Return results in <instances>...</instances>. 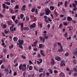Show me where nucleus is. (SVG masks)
<instances>
[{
  "mask_svg": "<svg viewBox=\"0 0 77 77\" xmlns=\"http://www.w3.org/2000/svg\"><path fill=\"white\" fill-rule=\"evenodd\" d=\"M22 69V71H26V65L25 64H21L19 66V69L20 70H21Z\"/></svg>",
  "mask_w": 77,
  "mask_h": 77,
  "instance_id": "nucleus-1",
  "label": "nucleus"
},
{
  "mask_svg": "<svg viewBox=\"0 0 77 77\" xmlns=\"http://www.w3.org/2000/svg\"><path fill=\"white\" fill-rule=\"evenodd\" d=\"M18 41V43H17V45H19V47L20 48L23 49V47L22 46V45L23 43V40H19Z\"/></svg>",
  "mask_w": 77,
  "mask_h": 77,
  "instance_id": "nucleus-2",
  "label": "nucleus"
},
{
  "mask_svg": "<svg viewBox=\"0 0 77 77\" xmlns=\"http://www.w3.org/2000/svg\"><path fill=\"white\" fill-rule=\"evenodd\" d=\"M14 24H12V26L10 27V30L12 33H14V30H15V27H14Z\"/></svg>",
  "mask_w": 77,
  "mask_h": 77,
  "instance_id": "nucleus-3",
  "label": "nucleus"
},
{
  "mask_svg": "<svg viewBox=\"0 0 77 77\" xmlns=\"http://www.w3.org/2000/svg\"><path fill=\"white\" fill-rule=\"evenodd\" d=\"M45 15H49V14H50L51 13V12L49 10L48 8H45Z\"/></svg>",
  "mask_w": 77,
  "mask_h": 77,
  "instance_id": "nucleus-4",
  "label": "nucleus"
},
{
  "mask_svg": "<svg viewBox=\"0 0 77 77\" xmlns=\"http://www.w3.org/2000/svg\"><path fill=\"white\" fill-rule=\"evenodd\" d=\"M40 54L42 56H43L44 57H45V54H44V51L43 50H40Z\"/></svg>",
  "mask_w": 77,
  "mask_h": 77,
  "instance_id": "nucleus-5",
  "label": "nucleus"
},
{
  "mask_svg": "<svg viewBox=\"0 0 77 77\" xmlns=\"http://www.w3.org/2000/svg\"><path fill=\"white\" fill-rule=\"evenodd\" d=\"M36 27V24L35 23H33L32 24L30 25L29 26V27L31 29H32V28H34Z\"/></svg>",
  "mask_w": 77,
  "mask_h": 77,
  "instance_id": "nucleus-6",
  "label": "nucleus"
},
{
  "mask_svg": "<svg viewBox=\"0 0 77 77\" xmlns=\"http://www.w3.org/2000/svg\"><path fill=\"white\" fill-rule=\"evenodd\" d=\"M61 66H65V61L63 60L62 61L61 64H60Z\"/></svg>",
  "mask_w": 77,
  "mask_h": 77,
  "instance_id": "nucleus-7",
  "label": "nucleus"
},
{
  "mask_svg": "<svg viewBox=\"0 0 77 77\" xmlns=\"http://www.w3.org/2000/svg\"><path fill=\"white\" fill-rule=\"evenodd\" d=\"M39 38L40 39V41H42V42H45V38H43L41 36L39 37Z\"/></svg>",
  "mask_w": 77,
  "mask_h": 77,
  "instance_id": "nucleus-8",
  "label": "nucleus"
},
{
  "mask_svg": "<svg viewBox=\"0 0 77 77\" xmlns=\"http://www.w3.org/2000/svg\"><path fill=\"white\" fill-rule=\"evenodd\" d=\"M55 59L57 61H60L61 60V58L59 56H56L55 57Z\"/></svg>",
  "mask_w": 77,
  "mask_h": 77,
  "instance_id": "nucleus-9",
  "label": "nucleus"
},
{
  "mask_svg": "<svg viewBox=\"0 0 77 77\" xmlns=\"http://www.w3.org/2000/svg\"><path fill=\"white\" fill-rule=\"evenodd\" d=\"M12 23L10 21H7L6 23V24H7L8 26H11V25H12Z\"/></svg>",
  "mask_w": 77,
  "mask_h": 77,
  "instance_id": "nucleus-10",
  "label": "nucleus"
},
{
  "mask_svg": "<svg viewBox=\"0 0 77 77\" xmlns=\"http://www.w3.org/2000/svg\"><path fill=\"white\" fill-rule=\"evenodd\" d=\"M5 72L6 75H8L9 74V69H5Z\"/></svg>",
  "mask_w": 77,
  "mask_h": 77,
  "instance_id": "nucleus-11",
  "label": "nucleus"
},
{
  "mask_svg": "<svg viewBox=\"0 0 77 77\" xmlns=\"http://www.w3.org/2000/svg\"><path fill=\"white\" fill-rule=\"evenodd\" d=\"M60 49H58V51H59V52H60V51H63V47L62 46H60Z\"/></svg>",
  "mask_w": 77,
  "mask_h": 77,
  "instance_id": "nucleus-12",
  "label": "nucleus"
},
{
  "mask_svg": "<svg viewBox=\"0 0 77 77\" xmlns=\"http://www.w3.org/2000/svg\"><path fill=\"white\" fill-rule=\"evenodd\" d=\"M51 63L52 65H54V59L52 58Z\"/></svg>",
  "mask_w": 77,
  "mask_h": 77,
  "instance_id": "nucleus-13",
  "label": "nucleus"
},
{
  "mask_svg": "<svg viewBox=\"0 0 77 77\" xmlns=\"http://www.w3.org/2000/svg\"><path fill=\"white\" fill-rule=\"evenodd\" d=\"M44 17L45 19V21L46 22V23H48L49 21H48V20H47V19L48 17L46 16H45Z\"/></svg>",
  "mask_w": 77,
  "mask_h": 77,
  "instance_id": "nucleus-14",
  "label": "nucleus"
},
{
  "mask_svg": "<svg viewBox=\"0 0 77 77\" xmlns=\"http://www.w3.org/2000/svg\"><path fill=\"white\" fill-rule=\"evenodd\" d=\"M43 36H44V37L46 39H48V36H47V35L46 34H43Z\"/></svg>",
  "mask_w": 77,
  "mask_h": 77,
  "instance_id": "nucleus-15",
  "label": "nucleus"
},
{
  "mask_svg": "<svg viewBox=\"0 0 77 77\" xmlns=\"http://www.w3.org/2000/svg\"><path fill=\"white\" fill-rule=\"evenodd\" d=\"M60 77H64L65 76V75L63 73V72H61L60 74Z\"/></svg>",
  "mask_w": 77,
  "mask_h": 77,
  "instance_id": "nucleus-16",
  "label": "nucleus"
},
{
  "mask_svg": "<svg viewBox=\"0 0 77 77\" xmlns=\"http://www.w3.org/2000/svg\"><path fill=\"white\" fill-rule=\"evenodd\" d=\"M13 40L14 42H17L18 40V38L16 37H14Z\"/></svg>",
  "mask_w": 77,
  "mask_h": 77,
  "instance_id": "nucleus-17",
  "label": "nucleus"
},
{
  "mask_svg": "<svg viewBox=\"0 0 77 77\" xmlns=\"http://www.w3.org/2000/svg\"><path fill=\"white\" fill-rule=\"evenodd\" d=\"M18 23V26H19L20 25V26H21V28H22V27H23V23H21V22H19V23Z\"/></svg>",
  "mask_w": 77,
  "mask_h": 77,
  "instance_id": "nucleus-18",
  "label": "nucleus"
},
{
  "mask_svg": "<svg viewBox=\"0 0 77 77\" xmlns=\"http://www.w3.org/2000/svg\"><path fill=\"white\" fill-rule=\"evenodd\" d=\"M22 11H25L26 10V5H24L23 6L22 8H21Z\"/></svg>",
  "mask_w": 77,
  "mask_h": 77,
  "instance_id": "nucleus-19",
  "label": "nucleus"
},
{
  "mask_svg": "<svg viewBox=\"0 0 77 77\" xmlns=\"http://www.w3.org/2000/svg\"><path fill=\"white\" fill-rule=\"evenodd\" d=\"M74 53L75 55H77V48L75 49L74 52Z\"/></svg>",
  "mask_w": 77,
  "mask_h": 77,
  "instance_id": "nucleus-20",
  "label": "nucleus"
},
{
  "mask_svg": "<svg viewBox=\"0 0 77 77\" xmlns=\"http://www.w3.org/2000/svg\"><path fill=\"white\" fill-rule=\"evenodd\" d=\"M43 68H41L39 69V70H38V72H42V71H43Z\"/></svg>",
  "mask_w": 77,
  "mask_h": 77,
  "instance_id": "nucleus-21",
  "label": "nucleus"
},
{
  "mask_svg": "<svg viewBox=\"0 0 77 77\" xmlns=\"http://www.w3.org/2000/svg\"><path fill=\"white\" fill-rule=\"evenodd\" d=\"M9 11L11 13H12V14H14V10H13V9H12L11 8H9Z\"/></svg>",
  "mask_w": 77,
  "mask_h": 77,
  "instance_id": "nucleus-22",
  "label": "nucleus"
},
{
  "mask_svg": "<svg viewBox=\"0 0 77 77\" xmlns=\"http://www.w3.org/2000/svg\"><path fill=\"white\" fill-rule=\"evenodd\" d=\"M50 9L51 11H53L54 9V7L53 6H51L50 7Z\"/></svg>",
  "mask_w": 77,
  "mask_h": 77,
  "instance_id": "nucleus-23",
  "label": "nucleus"
},
{
  "mask_svg": "<svg viewBox=\"0 0 77 77\" xmlns=\"http://www.w3.org/2000/svg\"><path fill=\"white\" fill-rule=\"evenodd\" d=\"M67 20L68 21H71L72 20V18L69 17H67Z\"/></svg>",
  "mask_w": 77,
  "mask_h": 77,
  "instance_id": "nucleus-24",
  "label": "nucleus"
},
{
  "mask_svg": "<svg viewBox=\"0 0 77 77\" xmlns=\"http://www.w3.org/2000/svg\"><path fill=\"white\" fill-rule=\"evenodd\" d=\"M43 47H44V45L41 44H40L39 45V48H42Z\"/></svg>",
  "mask_w": 77,
  "mask_h": 77,
  "instance_id": "nucleus-25",
  "label": "nucleus"
},
{
  "mask_svg": "<svg viewBox=\"0 0 77 77\" xmlns=\"http://www.w3.org/2000/svg\"><path fill=\"white\" fill-rule=\"evenodd\" d=\"M20 18H21V19H22L23 18V17H24V14H20Z\"/></svg>",
  "mask_w": 77,
  "mask_h": 77,
  "instance_id": "nucleus-26",
  "label": "nucleus"
},
{
  "mask_svg": "<svg viewBox=\"0 0 77 77\" xmlns=\"http://www.w3.org/2000/svg\"><path fill=\"white\" fill-rule=\"evenodd\" d=\"M29 29V28H28V27H25L23 28L24 30H28Z\"/></svg>",
  "mask_w": 77,
  "mask_h": 77,
  "instance_id": "nucleus-27",
  "label": "nucleus"
},
{
  "mask_svg": "<svg viewBox=\"0 0 77 77\" xmlns=\"http://www.w3.org/2000/svg\"><path fill=\"white\" fill-rule=\"evenodd\" d=\"M13 47H14V45L13 44L11 45V46L9 47V49H12V48H13Z\"/></svg>",
  "mask_w": 77,
  "mask_h": 77,
  "instance_id": "nucleus-28",
  "label": "nucleus"
},
{
  "mask_svg": "<svg viewBox=\"0 0 77 77\" xmlns=\"http://www.w3.org/2000/svg\"><path fill=\"white\" fill-rule=\"evenodd\" d=\"M29 70H31L33 69V66H30L29 67Z\"/></svg>",
  "mask_w": 77,
  "mask_h": 77,
  "instance_id": "nucleus-29",
  "label": "nucleus"
},
{
  "mask_svg": "<svg viewBox=\"0 0 77 77\" xmlns=\"http://www.w3.org/2000/svg\"><path fill=\"white\" fill-rule=\"evenodd\" d=\"M34 69H35V71H38V70H39V69L36 68V66H34Z\"/></svg>",
  "mask_w": 77,
  "mask_h": 77,
  "instance_id": "nucleus-30",
  "label": "nucleus"
},
{
  "mask_svg": "<svg viewBox=\"0 0 77 77\" xmlns=\"http://www.w3.org/2000/svg\"><path fill=\"white\" fill-rule=\"evenodd\" d=\"M68 55H69V53L68 52H66L65 54V56L66 57H67V56H68Z\"/></svg>",
  "mask_w": 77,
  "mask_h": 77,
  "instance_id": "nucleus-31",
  "label": "nucleus"
},
{
  "mask_svg": "<svg viewBox=\"0 0 77 77\" xmlns=\"http://www.w3.org/2000/svg\"><path fill=\"white\" fill-rule=\"evenodd\" d=\"M12 18L13 20L14 21L15 20V16H12Z\"/></svg>",
  "mask_w": 77,
  "mask_h": 77,
  "instance_id": "nucleus-32",
  "label": "nucleus"
},
{
  "mask_svg": "<svg viewBox=\"0 0 77 77\" xmlns=\"http://www.w3.org/2000/svg\"><path fill=\"white\" fill-rule=\"evenodd\" d=\"M35 11V8H32L31 10V11L32 12H34V11Z\"/></svg>",
  "mask_w": 77,
  "mask_h": 77,
  "instance_id": "nucleus-33",
  "label": "nucleus"
},
{
  "mask_svg": "<svg viewBox=\"0 0 77 77\" xmlns=\"http://www.w3.org/2000/svg\"><path fill=\"white\" fill-rule=\"evenodd\" d=\"M5 4H6V5H8L9 6H10V5H11V4L10 3V2H5Z\"/></svg>",
  "mask_w": 77,
  "mask_h": 77,
  "instance_id": "nucleus-34",
  "label": "nucleus"
},
{
  "mask_svg": "<svg viewBox=\"0 0 77 77\" xmlns=\"http://www.w3.org/2000/svg\"><path fill=\"white\" fill-rule=\"evenodd\" d=\"M2 26L3 27V29H5L6 27V25L5 24L2 25Z\"/></svg>",
  "mask_w": 77,
  "mask_h": 77,
  "instance_id": "nucleus-35",
  "label": "nucleus"
},
{
  "mask_svg": "<svg viewBox=\"0 0 77 77\" xmlns=\"http://www.w3.org/2000/svg\"><path fill=\"white\" fill-rule=\"evenodd\" d=\"M73 63L74 64H75L77 63V61H76V60H73Z\"/></svg>",
  "mask_w": 77,
  "mask_h": 77,
  "instance_id": "nucleus-36",
  "label": "nucleus"
},
{
  "mask_svg": "<svg viewBox=\"0 0 77 77\" xmlns=\"http://www.w3.org/2000/svg\"><path fill=\"white\" fill-rule=\"evenodd\" d=\"M21 57L23 59H26V57L23 55H21Z\"/></svg>",
  "mask_w": 77,
  "mask_h": 77,
  "instance_id": "nucleus-37",
  "label": "nucleus"
},
{
  "mask_svg": "<svg viewBox=\"0 0 77 77\" xmlns=\"http://www.w3.org/2000/svg\"><path fill=\"white\" fill-rule=\"evenodd\" d=\"M49 71L50 72V74H52L53 73V71L51 69H49Z\"/></svg>",
  "mask_w": 77,
  "mask_h": 77,
  "instance_id": "nucleus-38",
  "label": "nucleus"
},
{
  "mask_svg": "<svg viewBox=\"0 0 77 77\" xmlns=\"http://www.w3.org/2000/svg\"><path fill=\"white\" fill-rule=\"evenodd\" d=\"M68 2H67V1H66L65 2V3L64 4V5H65V6L66 7V6H67V3Z\"/></svg>",
  "mask_w": 77,
  "mask_h": 77,
  "instance_id": "nucleus-39",
  "label": "nucleus"
},
{
  "mask_svg": "<svg viewBox=\"0 0 77 77\" xmlns=\"http://www.w3.org/2000/svg\"><path fill=\"white\" fill-rule=\"evenodd\" d=\"M54 72L55 74H57V73H58V72H58V71H57L56 70H55V71H54Z\"/></svg>",
  "mask_w": 77,
  "mask_h": 77,
  "instance_id": "nucleus-40",
  "label": "nucleus"
},
{
  "mask_svg": "<svg viewBox=\"0 0 77 77\" xmlns=\"http://www.w3.org/2000/svg\"><path fill=\"white\" fill-rule=\"evenodd\" d=\"M3 51L5 53H6V52L7 51V49H4Z\"/></svg>",
  "mask_w": 77,
  "mask_h": 77,
  "instance_id": "nucleus-41",
  "label": "nucleus"
},
{
  "mask_svg": "<svg viewBox=\"0 0 77 77\" xmlns=\"http://www.w3.org/2000/svg\"><path fill=\"white\" fill-rule=\"evenodd\" d=\"M72 5L73 6H74V8H76V5H75V4L74 3H73Z\"/></svg>",
  "mask_w": 77,
  "mask_h": 77,
  "instance_id": "nucleus-42",
  "label": "nucleus"
},
{
  "mask_svg": "<svg viewBox=\"0 0 77 77\" xmlns=\"http://www.w3.org/2000/svg\"><path fill=\"white\" fill-rule=\"evenodd\" d=\"M0 18H3V15L1 14H0Z\"/></svg>",
  "mask_w": 77,
  "mask_h": 77,
  "instance_id": "nucleus-43",
  "label": "nucleus"
},
{
  "mask_svg": "<svg viewBox=\"0 0 77 77\" xmlns=\"http://www.w3.org/2000/svg\"><path fill=\"white\" fill-rule=\"evenodd\" d=\"M38 60H39V62H42V59H38Z\"/></svg>",
  "mask_w": 77,
  "mask_h": 77,
  "instance_id": "nucleus-44",
  "label": "nucleus"
},
{
  "mask_svg": "<svg viewBox=\"0 0 77 77\" xmlns=\"http://www.w3.org/2000/svg\"><path fill=\"white\" fill-rule=\"evenodd\" d=\"M26 20L28 21H29V17H26Z\"/></svg>",
  "mask_w": 77,
  "mask_h": 77,
  "instance_id": "nucleus-45",
  "label": "nucleus"
},
{
  "mask_svg": "<svg viewBox=\"0 0 77 77\" xmlns=\"http://www.w3.org/2000/svg\"><path fill=\"white\" fill-rule=\"evenodd\" d=\"M40 16L41 17V16H43L44 15V13H40Z\"/></svg>",
  "mask_w": 77,
  "mask_h": 77,
  "instance_id": "nucleus-46",
  "label": "nucleus"
},
{
  "mask_svg": "<svg viewBox=\"0 0 77 77\" xmlns=\"http://www.w3.org/2000/svg\"><path fill=\"white\" fill-rule=\"evenodd\" d=\"M2 6H3V8H6V5L5 4H2Z\"/></svg>",
  "mask_w": 77,
  "mask_h": 77,
  "instance_id": "nucleus-47",
  "label": "nucleus"
},
{
  "mask_svg": "<svg viewBox=\"0 0 77 77\" xmlns=\"http://www.w3.org/2000/svg\"><path fill=\"white\" fill-rule=\"evenodd\" d=\"M37 43H38V41H37V40H36L35 42H34V44L35 45H36V44H37Z\"/></svg>",
  "mask_w": 77,
  "mask_h": 77,
  "instance_id": "nucleus-48",
  "label": "nucleus"
},
{
  "mask_svg": "<svg viewBox=\"0 0 77 77\" xmlns=\"http://www.w3.org/2000/svg\"><path fill=\"white\" fill-rule=\"evenodd\" d=\"M47 27H48V29H49L50 27V24H48L47 25Z\"/></svg>",
  "mask_w": 77,
  "mask_h": 77,
  "instance_id": "nucleus-49",
  "label": "nucleus"
},
{
  "mask_svg": "<svg viewBox=\"0 0 77 77\" xmlns=\"http://www.w3.org/2000/svg\"><path fill=\"white\" fill-rule=\"evenodd\" d=\"M8 31H6V30H5V33L6 34H7V33H8Z\"/></svg>",
  "mask_w": 77,
  "mask_h": 77,
  "instance_id": "nucleus-50",
  "label": "nucleus"
},
{
  "mask_svg": "<svg viewBox=\"0 0 77 77\" xmlns=\"http://www.w3.org/2000/svg\"><path fill=\"white\" fill-rule=\"evenodd\" d=\"M37 62L38 64H40V63H42L40 61H38V60L37 61Z\"/></svg>",
  "mask_w": 77,
  "mask_h": 77,
  "instance_id": "nucleus-51",
  "label": "nucleus"
},
{
  "mask_svg": "<svg viewBox=\"0 0 77 77\" xmlns=\"http://www.w3.org/2000/svg\"><path fill=\"white\" fill-rule=\"evenodd\" d=\"M48 20L50 21V22H51L52 21V20H51V19H50L49 18H48Z\"/></svg>",
  "mask_w": 77,
  "mask_h": 77,
  "instance_id": "nucleus-52",
  "label": "nucleus"
},
{
  "mask_svg": "<svg viewBox=\"0 0 77 77\" xmlns=\"http://www.w3.org/2000/svg\"><path fill=\"white\" fill-rule=\"evenodd\" d=\"M29 50H31L32 49V46H29L28 48Z\"/></svg>",
  "mask_w": 77,
  "mask_h": 77,
  "instance_id": "nucleus-53",
  "label": "nucleus"
},
{
  "mask_svg": "<svg viewBox=\"0 0 77 77\" xmlns=\"http://www.w3.org/2000/svg\"><path fill=\"white\" fill-rule=\"evenodd\" d=\"M19 7H18V5H17L15 7V9H18Z\"/></svg>",
  "mask_w": 77,
  "mask_h": 77,
  "instance_id": "nucleus-54",
  "label": "nucleus"
},
{
  "mask_svg": "<svg viewBox=\"0 0 77 77\" xmlns=\"http://www.w3.org/2000/svg\"><path fill=\"white\" fill-rule=\"evenodd\" d=\"M57 44L59 45V46H61V44L59 42H57Z\"/></svg>",
  "mask_w": 77,
  "mask_h": 77,
  "instance_id": "nucleus-55",
  "label": "nucleus"
},
{
  "mask_svg": "<svg viewBox=\"0 0 77 77\" xmlns=\"http://www.w3.org/2000/svg\"><path fill=\"white\" fill-rule=\"evenodd\" d=\"M37 57H41V54H38L37 55Z\"/></svg>",
  "mask_w": 77,
  "mask_h": 77,
  "instance_id": "nucleus-56",
  "label": "nucleus"
},
{
  "mask_svg": "<svg viewBox=\"0 0 77 77\" xmlns=\"http://www.w3.org/2000/svg\"><path fill=\"white\" fill-rule=\"evenodd\" d=\"M15 2V0H11V3H14Z\"/></svg>",
  "mask_w": 77,
  "mask_h": 77,
  "instance_id": "nucleus-57",
  "label": "nucleus"
},
{
  "mask_svg": "<svg viewBox=\"0 0 77 77\" xmlns=\"http://www.w3.org/2000/svg\"><path fill=\"white\" fill-rule=\"evenodd\" d=\"M62 24H60L59 25V27L60 28H61L62 27Z\"/></svg>",
  "mask_w": 77,
  "mask_h": 77,
  "instance_id": "nucleus-58",
  "label": "nucleus"
},
{
  "mask_svg": "<svg viewBox=\"0 0 77 77\" xmlns=\"http://www.w3.org/2000/svg\"><path fill=\"white\" fill-rule=\"evenodd\" d=\"M59 4H60V5H62V4H63V3L62 2H58Z\"/></svg>",
  "mask_w": 77,
  "mask_h": 77,
  "instance_id": "nucleus-59",
  "label": "nucleus"
},
{
  "mask_svg": "<svg viewBox=\"0 0 77 77\" xmlns=\"http://www.w3.org/2000/svg\"><path fill=\"white\" fill-rule=\"evenodd\" d=\"M67 32H66L65 34H64V36L65 37H67Z\"/></svg>",
  "mask_w": 77,
  "mask_h": 77,
  "instance_id": "nucleus-60",
  "label": "nucleus"
},
{
  "mask_svg": "<svg viewBox=\"0 0 77 77\" xmlns=\"http://www.w3.org/2000/svg\"><path fill=\"white\" fill-rule=\"evenodd\" d=\"M63 24H64V25H65V26H67V25H68L67 24V23H65V22H63Z\"/></svg>",
  "mask_w": 77,
  "mask_h": 77,
  "instance_id": "nucleus-61",
  "label": "nucleus"
},
{
  "mask_svg": "<svg viewBox=\"0 0 77 77\" xmlns=\"http://www.w3.org/2000/svg\"><path fill=\"white\" fill-rule=\"evenodd\" d=\"M33 50L35 51H37V48H34Z\"/></svg>",
  "mask_w": 77,
  "mask_h": 77,
  "instance_id": "nucleus-62",
  "label": "nucleus"
},
{
  "mask_svg": "<svg viewBox=\"0 0 77 77\" xmlns=\"http://www.w3.org/2000/svg\"><path fill=\"white\" fill-rule=\"evenodd\" d=\"M74 2L75 3V5L77 6V1H76V0Z\"/></svg>",
  "mask_w": 77,
  "mask_h": 77,
  "instance_id": "nucleus-63",
  "label": "nucleus"
},
{
  "mask_svg": "<svg viewBox=\"0 0 77 77\" xmlns=\"http://www.w3.org/2000/svg\"><path fill=\"white\" fill-rule=\"evenodd\" d=\"M42 75H43V73H41L39 75V77H41V76Z\"/></svg>",
  "mask_w": 77,
  "mask_h": 77,
  "instance_id": "nucleus-64",
  "label": "nucleus"
}]
</instances>
